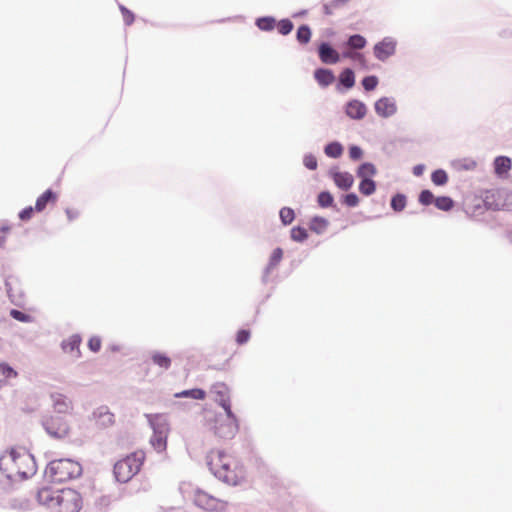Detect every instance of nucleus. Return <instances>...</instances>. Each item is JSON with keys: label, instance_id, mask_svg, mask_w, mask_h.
<instances>
[{"label": "nucleus", "instance_id": "1", "mask_svg": "<svg viewBox=\"0 0 512 512\" xmlns=\"http://www.w3.org/2000/svg\"><path fill=\"white\" fill-rule=\"evenodd\" d=\"M0 469L10 480H25L37 472L34 456L23 446H13L0 457Z\"/></svg>", "mask_w": 512, "mask_h": 512}, {"label": "nucleus", "instance_id": "2", "mask_svg": "<svg viewBox=\"0 0 512 512\" xmlns=\"http://www.w3.org/2000/svg\"><path fill=\"white\" fill-rule=\"evenodd\" d=\"M36 500L50 512H79L83 506L82 496L71 488L42 487L36 493Z\"/></svg>", "mask_w": 512, "mask_h": 512}, {"label": "nucleus", "instance_id": "3", "mask_svg": "<svg viewBox=\"0 0 512 512\" xmlns=\"http://www.w3.org/2000/svg\"><path fill=\"white\" fill-rule=\"evenodd\" d=\"M81 474V466L78 462L71 459H58L51 461L46 469L45 475L55 483L69 481Z\"/></svg>", "mask_w": 512, "mask_h": 512}, {"label": "nucleus", "instance_id": "4", "mask_svg": "<svg viewBox=\"0 0 512 512\" xmlns=\"http://www.w3.org/2000/svg\"><path fill=\"white\" fill-rule=\"evenodd\" d=\"M145 460V453L141 450L135 451L114 465V475L117 481L127 483L140 471Z\"/></svg>", "mask_w": 512, "mask_h": 512}, {"label": "nucleus", "instance_id": "5", "mask_svg": "<svg viewBox=\"0 0 512 512\" xmlns=\"http://www.w3.org/2000/svg\"><path fill=\"white\" fill-rule=\"evenodd\" d=\"M149 422L153 428L151 445L157 452H163L167 447L169 424L165 416L161 414L149 415Z\"/></svg>", "mask_w": 512, "mask_h": 512}, {"label": "nucleus", "instance_id": "6", "mask_svg": "<svg viewBox=\"0 0 512 512\" xmlns=\"http://www.w3.org/2000/svg\"><path fill=\"white\" fill-rule=\"evenodd\" d=\"M45 431L53 438L58 440H70L71 427L63 416H49L43 420Z\"/></svg>", "mask_w": 512, "mask_h": 512}, {"label": "nucleus", "instance_id": "7", "mask_svg": "<svg viewBox=\"0 0 512 512\" xmlns=\"http://www.w3.org/2000/svg\"><path fill=\"white\" fill-rule=\"evenodd\" d=\"M225 417H217L213 430L215 435L222 439H232L239 430L238 419L231 411H225Z\"/></svg>", "mask_w": 512, "mask_h": 512}, {"label": "nucleus", "instance_id": "8", "mask_svg": "<svg viewBox=\"0 0 512 512\" xmlns=\"http://www.w3.org/2000/svg\"><path fill=\"white\" fill-rule=\"evenodd\" d=\"M233 455L228 454L222 450H212L207 456V464L210 471L215 476H225L227 474L224 470V466L228 465V462H232Z\"/></svg>", "mask_w": 512, "mask_h": 512}, {"label": "nucleus", "instance_id": "9", "mask_svg": "<svg viewBox=\"0 0 512 512\" xmlns=\"http://www.w3.org/2000/svg\"><path fill=\"white\" fill-rule=\"evenodd\" d=\"M224 470L227 474L225 476H216L219 480L229 484V485H238L245 478V470L243 465L236 457H232V462H228V465L224 466Z\"/></svg>", "mask_w": 512, "mask_h": 512}, {"label": "nucleus", "instance_id": "10", "mask_svg": "<svg viewBox=\"0 0 512 512\" xmlns=\"http://www.w3.org/2000/svg\"><path fill=\"white\" fill-rule=\"evenodd\" d=\"M499 195L497 190L486 191L484 196L480 199H475L472 212L476 215H480L484 209L486 210H500L503 207V203L496 199Z\"/></svg>", "mask_w": 512, "mask_h": 512}, {"label": "nucleus", "instance_id": "11", "mask_svg": "<svg viewBox=\"0 0 512 512\" xmlns=\"http://www.w3.org/2000/svg\"><path fill=\"white\" fill-rule=\"evenodd\" d=\"M194 503L205 510L217 511L225 508V503L205 491L197 490L194 493Z\"/></svg>", "mask_w": 512, "mask_h": 512}, {"label": "nucleus", "instance_id": "12", "mask_svg": "<svg viewBox=\"0 0 512 512\" xmlns=\"http://www.w3.org/2000/svg\"><path fill=\"white\" fill-rule=\"evenodd\" d=\"M211 393L214 396V401L217 402L224 411H231L230 392L226 384H214L212 386Z\"/></svg>", "mask_w": 512, "mask_h": 512}, {"label": "nucleus", "instance_id": "13", "mask_svg": "<svg viewBox=\"0 0 512 512\" xmlns=\"http://www.w3.org/2000/svg\"><path fill=\"white\" fill-rule=\"evenodd\" d=\"M396 42L392 38H384L382 41L377 43L374 48V55L380 61H385L395 53Z\"/></svg>", "mask_w": 512, "mask_h": 512}, {"label": "nucleus", "instance_id": "14", "mask_svg": "<svg viewBox=\"0 0 512 512\" xmlns=\"http://www.w3.org/2000/svg\"><path fill=\"white\" fill-rule=\"evenodd\" d=\"M396 110L395 102L388 97H383L375 103V111L381 117H390L395 114Z\"/></svg>", "mask_w": 512, "mask_h": 512}, {"label": "nucleus", "instance_id": "15", "mask_svg": "<svg viewBox=\"0 0 512 512\" xmlns=\"http://www.w3.org/2000/svg\"><path fill=\"white\" fill-rule=\"evenodd\" d=\"M345 112L351 119L360 120L365 117L367 108L363 102L359 100H351L347 103Z\"/></svg>", "mask_w": 512, "mask_h": 512}, {"label": "nucleus", "instance_id": "16", "mask_svg": "<svg viewBox=\"0 0 512 512\" xmlns=\"http://www.w3.org/2000/svg\"><path fill=\"white\" fill-rule=\"evenodd\" d=\"M318 53L320 60L325 64H335L340 60L339 53L327 43L320 44Z\"/></svg>", "mask_w": 512, "mask_h": 512}, {"label": "nucleus", "instance_id": "17", "mask_svg": "<svg viewBox=\"0 0 512 512\" xmlns=\"http://www.w3.org/2000/svg\"><path fill=\"white\" fill-rule=\"evenodd\" d=\"M57 199V193L53 192L51 189L46 190L37 198L35 203V211L42 212L48 204H55Z\"/></svg>", "mask_w": 512, "mask_h": 512}, {"label": "nucleus", "instance_id": "18", "mask_svg": "<svg viewBox=\"0 0 512 512\" xmlns=\"http://www.w3.org/2000/svg\"><path fill=\"white\" fill-rule=\"evenodd\" d=\"M52 400L53 408L57 413L65 414L72 410V403L66 396L59 393L53 394Z\"/></svg>", "mask_w": 512, "mask_h": 512}, {"label": "nucleus", "instance_id": "19", "mask_svg": "<svg viewBox=\"0 0 512 512\" xmlns=\"http://www.w3.org/2000/svg\"><path fill=\"white\" fill-rule=\"evenodd\" d=\"M81 338L79 335H72L62 342V349L66 353H75L76 357H80Z\"/></svg>", "mask_w": 512, "mask_h": 512}, {"label": "nucleus", "instance_id": "20", "mask_svg": "<svg viewBox=\"0 0 512 512\" xmlns=\"http://www.w3.org/2000/svg\"><path fill=\"white\" fill-rule=\"evenodd\" d=\"M334 183L341 189H349L353 183V176L348 172H335L333 174Z\"/></svg>", "mask_w": 512, "mask_h": 512}, {"label": "nucleus", "instance_id": "21", "mask_svg": "<svg viewBox=\"0 0 512 512\" xmlns=\"http://www.w3.org/2000/svg\"><path fill=\"white\" fill-rule=\"evenodd\" d=\"M314 77L319 85L323 87L331 85L335 80L333 72L329 69L323 68L317 69L314 73Z\"/></svg>", "mask_w": 512, "mask_h": 512}, {"label": "nucleus", "instance_id": "22", "mask_svg": "<svg viewBox=\"0 0 512 512\" xmlns=\"http://www.w3.org/2000/svg\"><path fill=\"white\" fill-rule=\"evenodd\" d=\"M512 161L507 156H498L494 159V170L498 176L508 173L511 169Z\"/></svg>", "mask_w": 512, "mask_h": 512}, {"label": "nucleus", "instance_id": "23", "mask_svg": "<svg viewBox=\"0 0 512 512\" xmlns=\"http://www.w3.org/2000/svg\"><path fill=\"white\" fill-rule=\"evenodd\" d=\"M151 360L153 364L157 365L161 369L167 370L171 366V359L165 353L162 352H153L151 354Z\"/></svg>", "mask_w": 512, "mask_h": 512}, {"label": "nucleus", "instance_id": "24", "mask_svg": "<svg viewBox=\"0 0 512 512\" xmlns=\"http://www.w3.org/2000/svg\"><path fill=\"white\" fill-rule=\"evenodd\" d=\"M98 423L101 426H110L114 423V415L107 408H100L95 413Z\"/></svg>", "mask_w": 512, "mask_h": 512}, {"label": "nucleus", "instance_id": "25", "mask_svg": "<svg viewBox=\"0 0 512 512\" xmlns=\"http://www.w3.org/2000/svg\"><path fill=\"white\" fill-rule=\"evenodd\" d=\"M375 174L376 168L371 163L362 164L357 171L358 177L362 179H371V177L374 176Z\"/></svg>", "mask_w": 512, "mask_h": 512}, {"label": "nucleus", "instance_id": "26", "mask_svg": "<svg viewBox=\"0 0 512 512\" xmlns=\"http://www.w3.org/2000/svg\"><path fill=\"white\" fill-rule=\"evenodd\" d=\"M339 79H340L341 84L343 86H345L346 88H352L355 84L354 72L349 68L344 69L342 71Z\"/></svg>", "mask_w": 512, "mask_h": 512}, {"label": "nucleus", "instance_id": "27", "mask_svg": "<svg viewBox=\"0 0 512 512\" xmlns=\"http://www.w3.org/2000/svg\"><path fill=\"white\" fill-rule=\"evenodd\" d=\"M328 226V221L322 217H314L310 222V229L318 234L322 233Z\"/></svg>", "mask_w": 512, "mask_h": 512}, {"label": "nucleus", "instance_id": "28", "mask_svg": "<svg viewBox=\"0 0 512 512\" xmlns=\"http://www.w3.org/2000/svg\"><path fill=\"white\" fill-rule=\"evenodd\" d=\"M175 396L176 397H191L193 399L203 400L206 397V393L204 390L196 388V389H191V390H184L180 393H177Z\"/></svg>", "mask_w": 512, "mask_h": 512}, {"label": "nucleus", "instance_id": "29", "mask_svg": "<svg viewBox=\"0 0 512 512\" xmlns=\"http://www.w3.org/2000/svg\"><path fill=\"white\" fill-rule=\"evenodd\" d=\"M375 190L376 185L372 179H362V181L359 184V191L365 196L373 194Z\"/></svg>", "mask_w": 512, "mask_h": 512}, {"label": "nucleus", "instance_id": "30", "mask_svg": "<svg viewBox=\"0 0 512 512\" xmlns=\"http://www.w3.org/2000/svg\"><path fill=\"white\" fill-rule=\"evenodd\" d=\"M366 43V39L363 36L355 34L349 37L347 45L351 49H362L365 47Z\"/></svg>", "mask_w": 512, "mask_h": 512}, {"label": "nucleus", "instance_id": "31", "mask_svg": "<svg viewBox=\"0 0 512 512\" xmlns=\"http://www.w3.org/2000/svg\"><path fill=\"white\" fill-rule=\"evenodd\" d=\"M296 37L301 44H307L311 38L310 28L307 25L300 26L297 30Z\"/></svg>", "mask_w": 512, "mask_h": 512}, {"label": "nucleus", "instance_id": "32", "mask_svg": "<svg viewBox=\"0 0 512 512\" xmlns=\"http://www.w3.org/2000/svg\"><path fill=\"white\" fill-rule=\"evenodd\" d=\"M343 148L341 144L333 142L325 147V153L329 157L338 158L342 155Z\"/></svg>", "mask_w": 512, "mask_h": 512}, {"label": "nucleus", "instance_id": "33", "mask_svg": "<svg viewBox=\"0 0 512 512\" xmlns=\"http://www.w3.org/2000/svg\"><path fill=\"white\" fill-rule=\"evenodd\" d=\"M279 215H280V219L284 225H288V224L292 223L295 218L293 209H291L289 207H283L280 210Z\"/></svg>", "mask_w": 512, "mask_h": 512}, {"label": "nucleus", "instance_id": "34", "mask_svg": "<svg viewBox=\"0 0 512 512\" xmlns=\"http://www.w3.org/2000/svg\"><path fill=\"white\" fill-rule=\"evenodd\" d=\"M259 29L263 31H270L275 26V20L272 17L259 18L256 22Z\"/></svg>", "mask_w": 512, "mask_h": 512}, {"label": "nucleus", "instance_id": "35", "mask_svg": "<svg viewBox=\"0 0 512 512\" xmlns=\"http://www.w3.org/2000/svg\"><path fill=\"white\" fill-rule=\"evenodd\" d=\"M307 237H308V234H307V231H306L305 228L300 227V226L292 228V230H291V238L294 241L302 242V241L306 240Z\"/></svg>", "mask_w": 512, "mask_h": 512}, {"label": "nucleus", "instance_id": "36", "mask_svg": "<svg viewBox=\"0 0 512 512\" xmlns=\"http://www.w3.org/2000/svg\"><path fill=\"white\" fill-rule=\"evenodd\" d=\"M452 166L458 170H461V169L472 170L475 168L476 162L472 159H464V160L454 161L452 163Z\"/></svg>", "mask_w": 512, "mask_h": 512}, {"label": "nucleus", "instance_id": "37", "mask_svg": "<svg viewBox=\"0 0 512 512\" xmlns=\"http://www.w3.org/2000/svg\"><path fill=\"white\" fill-rule=\"evenodd\" d=\"M261 477H262L264 483L270 487H275L278 485L277 476L273 472H271L269 469H266L265 471H263Z\"/></svg>", "mask_w": 512, "mask_h": 512}, {"label": "nucleus", "instance_id": "38", "mask_svg": "<svg viewBox=\"0 0 512 512\" xmlns=\"http://www.w3.org/2000/svg\"><path fill=\"white\" fill-rule=\"evenodd\" d=\"M405 205H406V198L404 195L397 194V195L393 196V198L391 200V207L395 211H402L405 208Z\"/></svg>", "mask_w": 512, "mask_h": 512}, {"label": "nucleus", "instance_id": "39", "mask_svg": "<svg viewBox=\"0 0 512 512\" xmlns=\"http://www.w3.org/2000/svg\"><path fill=\"white\" fill-rule=\"evenodd\" d=\"M277 29L280 34L288 35L293 30V23L289 19H282L278 22Z\"/></svg>", "mask_w": 512, "mask_h": 512}, {"label": "nucleus", "instance_id": "40", "mask_svg": "<svg viewBox=\"0 0 512 512\" xmlns=\"http://www.w3.org/2000/svg\"><path fill=\"white\" fill-rule=\"evenodd\" d=\"M344 58L352 59L353 61L358 62L361 66H366V59L362 53L346 51L342 54Z\"/></svg>", "mask_w": 512, "mask_h": 512}, {"label": "nucleus", "instance_id": "41", "mask_svg": "<svg viewBox=\"0 0 512 512\" xmlns=\"http://www.w3.org/2000/svg\"><path fill=\"white\" fill-rule=\"evenodd\" d=\"M0 376L5 379L15 378L17 372L6 363H0Z\"/></svg>", "mask_w": 512, "mask_h": 512}, {"label": "nucleus", "instance_id": "42", "mask_svg": "<svg viewBox=\"0 0 512 512\" xmlns=\"http://www.w3.org/2000/svg\"><path fill=\"white\" fill-rule=\"evenodd\" d=\"M432 182L436 185H443L447 181V174L444 170H436L431 176Z\"/></svg>", "mask_w": 512, "mask_h": 512}, {"label": "nucleus", "instance_id": "43", "mask_svg": "<svg viewBox=\"0 0 512 512\" xmlns=\"http://www.w3.org/2000/svg\"><path fill=\"white\" fill-rule=\"evenodd\" d=\"M318 203L321 207H329L333 203V196L329 192H321L318 195Z\"/></svg>", "mask_w": 512, "mask_h": 512}, {"label": "nucleus", "instance_id": "44", "mask_svg": "<svg viewBox=\"0 0 512 512\" xmlns=\"http://www.w3.org/2000/svg\"><path fill=\"white\" fill-rule=\"evenodd\" d=\"M362 85L367 91L374 90L378 85V78L376 76H367L362 80Z\"/></svg>", "mask_w": 512, "mask_h": 512}, {"label": "nucleus", "instance_id": "45", "mask_svg": "<svg viewBox=\"0 0 512 512\" xmlns=\"http://www.w3.org/2000/svg\"><path fill=\"white\" fill-rule=\"evenodd\" d=\"M435 197L429 190H423L419 195V202L423 205H430L434 202Z\"/></svg>", "mask_w": 512, "mask_h": 512}, {"label": "nucleus", "instance_id": "46", "mask_svg": "<svg viewBox=\"0 0 512 512\" xmlns=\"http://www.w3.org/2000/svg\"><path fill=\"white\" fill-rule=\"evenodd\" d=\"M123 20L126 25H131L134 22V14L124 6H120Z\"/></svg>", "mask_w": 512, "mask_h": 512}, {"label": "nucleus", "instance_id": "47", "mask_svg": "<svg viewBox=\"0 0 512 512\" xmlns=\"http://www.w3.org/2000/svg\"><path fill=\"white\" fill-rule=\"evenodd\" d=\"M283 257V251L281 248H276L273 252H272V255L270 257V266L273 267V266H276L282 259Z\"/></svg>", "mask_w": 512, "mask_h": 512}, {"label": "nucleus", "instance_id": "48", "mask_svg": "<svg viewBox=\"0 0 512 512\" xmlns=\"http://www.w3.org/2000/svg\"><path fill=\"white\" fill-rule=\"evenodd\" d=\"M303 163L305 165L306 168L310 169V170H315L317 168V159L315 156L309 154V155H306L303 159Z\"/></svg>", "mask_w": 512, "mask_h": 512}, {"label": "nucleus", "instance_id": "49", "mask_svg": "<svg viewBox=\"0 0 512 512\" xmlns=\"http://www.w3.org/2000/svg\"><path fill=\"white\" fill-rule=\"evenodd\" d=\"M101 339L97 336H93L88 341V347L92 352H98L101 349Z\"/></svg>", "mask_w": 512, "mask_h": 512}, {"label": "nucleus", "instance_id": "50", "mask_svg": "<svg viewBox=\"0 0 512 512\" xmlns=\"http://www.w3.org/2000/svg\"><path fill=\"white\" fill-rule=\"evenodd\" d=\"M343 203L349 207H355L359 203V198L355 193H350L344 197Z\"/></svg>", "mask_w": 512, "mask_h": 512}, {"label": "nucleus", "instance_id": "51", "mask_svg": "<svg viewBox=\"0 0 512 512\" xmlns=\"http://www.w3.org/2000/svg\"><path fill=\"white\" fill-rule=\"evenodd\" d=\"M250 338V332L248 330H239L236 335V341L239 345L245 344Z\"/></svg>", "mask_w": 512, "mask_h": 512}, {"label": "nucleus", "instance_id": "52", "mask_svg": "<svg viewBox=\"0 0 512 512\" xmlns=\"http://www.w3.org/2000/svg\"><path fill=\"white\" fill-rule=\"evenodd\" d=\"M433 203L440 210L448 211V197L435 198Z\"/></svg>", "mask_w": 512, "mask_h": 512}, {"label": "nucleus", "instance_id": "53", "mask_svg": "<svg viewBox=\"0 0 512 512\" xmlns=\"http://www.w3.org/2000/svg\"><path fill=\"white\" fill-rule=\"evenodd\" d=\"M10 315L14 319H16L18 321H21V322H27L29 320V318H30L29 315H27V314H25V313H23V312H21L19 310H16V309L11 310Z\"/></svg>", "mask_w": 512, "mask_h": 512}, {"label": "nucleus", "instance_id": "54", "mask_svg": "<svg viewBox=\"0 0 512 512\" xmlns=\"http://www.w3.org/2000/svg\"><path fill=\"white\" fill-rule=\"evenodd\" d=\"M35 208L29 206V207H26L25 209H23L20 213H19V218L23 221H27L29 219H31L32 215H33V212H34Z\"/></svg>", "mask_w": 512, "mask_h": 512}, {"label": "nucleus", "instance_id": "55", "mask_svg": "<svg viewBox=\"0 0 512 512\" xmlns=\"http://www.w3.org/2000/svg\"><path fill=\"white\" fill-rule=\"evenodd\" d=\"M349 156L351 159L358 160L362 156V150L357 146H352L349 149Z\"/></svg>", "mask_w": 512, "mask_h": 512}, {"label": "nucleus", "instance_id": "56", "mask_svg": "<svg viewBox=\"0 0 512 512\" xmlns=\"http://www.w3.org/2000/svg\"><path fill=\"white\" fill-rule=\"evenodd\" d=\"M13 281H15L14 278H8L6 281H5V287H6V290H7V293L12 296L13 294V287H12V284H13Z\"/></svg>", "mask_w": 512, "mask_h": 512}, {"label": "nucleus", "instance_id": "57", "mask_svg": "<svg viewBox=\"0 0 512 512\" xmlns=\"http://www.w3.org/2000/svg\"><path fill=\"white\" fill-rule=\"evenodd\" d=\"M423 171H424L423 165H417L413 168V173L416 176H421L423 174Z\"/></svg>", "mask_w": 512, "mask_h": 512}, {"label": "nucleus", "instance_id": "58", "mask_svg": "<svg viewBox=\"0 0 512 512\" xmlns=\"http://www.w3.org/2000/svg\"><path fill=\"white\" fill-rule=\"evenodd\" d=\"M66 214H67L69 220H73L74 218H76L78 216V212L74 211L72 209H66Z\"/></svg>", "mask_w": 512, "mask_h": 512}, {"label": "nucleus", "instance_id": "59", "mask_svg": "<svg viewBox=\"0 0 512 512\" xmlns=\"http://www.w3.org/2000/svg\"><path fill=\"white\" fill-rule=\"evenodd\" d=\"M348 1H349V0H333V1L331 2V5H332L333 7H338V6H340V5L344 4V3L348 2Z\"/></svg>", "mask_w": 512, "mask_h": 512}, {"label": "nucleus", "instance_id": "60", "mask_svg": "<svg viewBox=\"0 0 512 512\" xmlns=\"http://www.w3.org/2000/svg\"><path fill=\"white\" fill-rule=\"evenodd\" d=\"M449 203H450V209H452V208H453V206H454V202H453V200H452L451 198H450V200H449Z\"/></svg>", "mask_w": 512, "mask_h": 512}, {"label": "nucleus", "instance_id": "61", "mask_svg": "<svg viewBox=\"0 0 512 512\" xmlns=\"http://www.w3.org/2000/svg\"><path fill=\"white\" fill-rule=\"evenodd\" d=\"M325 12H326V14H330V13H331V12L328 10V6H327V5L325 6Z\"/></svg>", "mask_w": 512, "mask_h": 512}, {"label": "nucleus", "instance_id": "62", "mask_svg": "<svg viewBox=\"0 0 512 512\" xmlns=\"http://www.w3.org/2000/svg\"><path fill=\"white\" fill-rule=\"evenodd\" d=\"M8 230H9V228H5V227L2 228L3 232H7Z\"/></svg>", "mask_w": 512, "mask_h": 512}]
</instances>
